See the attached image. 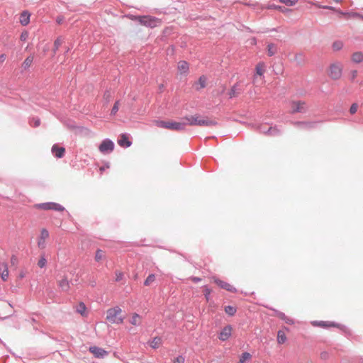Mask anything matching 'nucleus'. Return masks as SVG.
Here are the masks:
<instances>
[{
    "label": "nucleus",
    "mask_w": 363,
    "mask_h": 363,
    "mask_svg": "<svg viewBox=\"0 0 363 363\" xmlns=\"http://www.w3.org/2000/svg\"><path fill=\"white\" fill-rule=\"evenodd\" d=\"M190 279L194 282H199V281H200L201 280V278L196 277H191Z\"/></svg>",
    "instance_id": "obj_50"
},
{
    "label": "nucleus",
    "mask_w": 363,
    "mask_h": 363,
    "mask_svg": "<svg viewBox=\"0 0 363 363\" xmlns=\"http://www.w3.org/2000/svg\"><path fill=\"white\" fill-rule=\"evenodd\" d=\"M58 286L62 291H68L70 289V284L67 277H63L57 282Z\"/></svg>",
    "instance_id": "obj_17"
},
{
    "label": "nucleus",
    "mask_w": 363,
    "mask_h": 363,
    "mask_svg": "<svg viewBox=\"0 0 363 363\" xmlns=\"http://www.w3.org/2000/svg\"><path fill=\"white\" fill-rule=\"evenodd\" d=\"M52 152L57 158H61L64 156L65 149L64 147H60L57 145H54L52 147Z\"/></svg>",
    "instance_id": "obj_18"
},
{
    "label": "nucleus",
    "mask_w": 363,
    "mask_h": 363,
    "mask_svg": "<svg viewBox=\"0 0 363 363\" xmlns=\"http://www.w3.org/2000/svg\"><path fill=\"white\" fill-rule=\"evenodd\" d=\"M0 275L3 281H6L9 277V269L8 265L6 262H3L1 264V267L0 268Z\"/></svg>",
    "instance_id": "obj_19"
},
{
    "label": "nucleus",
    "mask_w": 363,
    "mask_h": 363,
    "mask_svg": "<svg viewBox=\"0 0 363 363\" xmlns=\"http://www.w3.org/2000/svg\"><path fill=\"white\" fill-rule=\"evenodd\" d=\"M114 143L109 139L104 140L99 146V150L102 154H108L113 152Z\"/></svg>",
    "instance_id": "obj_8"
},
{
    "label": "nucleus",
    "mask_w": 363,
    "mask_h": 363,
    "mask_svg": "<svg viewBox=\"0 0 363 363\" xmlns=\"http://www.w3.org/2000/svg\"><path fill=\"white\" fill-rule=\"evenodd\" d=\"M50 234L47 229L43 228L40 230V235L38 238V247L40 249H45L46 247V242L49 238Z\"/></svg>",
    "instance_id": "obj_9"
},
{
    "label": "nucleus",
    "mask_w": 363,
    "mask_h": 363,
    "mask_svg": "<svg viewBox=\"0 0 363 363\" xmlns=\"http://www.w3.org/2000/svg\"><path fill=\"white\" fill-rule=\"evenodd\" d=\"M11 264L12 265H16L18 264V258L15 255H12L11 257Z\"/></svg>",
    "instance_id": "obj_47"
},
{
    "label": "nucleus",
    "mask_w": 363,
    "mask_h": 363,
    "mask_svg": "<svg viewBox=\"0 0 363 363\" xmlns=\"http://www.w3.org/2000/svg\"><path fill=\"white\" fill-rule=\"evenodd\" d=\"M277 52V47L271 43L267 45V53L269 56H272Z\"/></svg>",
    "instance_id": "obj_27"
},
{
    "label": "nucleus",
    "mask_w": 363,
    "mask_h": 363,
    "mask_svg": "<svg viewBox=\"0 0 363 363\" xmlns=\"http://www.w3.org/2000/svg\"><path fill=\"white\" fill-rule=\"evenodd\" d=\"M340 14L346 18H354L358 17L359 15L357 13H345L340 12Z\"/></svg>",
    "instance_id": "obj_37"
},
{
    "label": "nucleus",
    "mask_w": 363,
    "mask_h": 363,
    "mask_svg": "<svg viewBox=\"0 0 363 363\" xmlns=\"http://www.w3.org/2000/svg\"><path fill=\"white\" fill-rule=\"evenodd\" d=\"M47 263L46 259L45 257H41L38 262V265L39 267L43 268L45 266Z\"/></svg>",
    "instance_id": "obj_42"
},
{
    "label": "nucleus",
    "mask_w": 363,
    "mask_h": 363,
    "mask_svg": "<svg viewBox=\"0 0 363 363\" xmlns=\"http://www.w3.org/2000/svg\"><path fill=\"white\" fill-rule=\"evenodd\" d=\"M61 19L57 20L58 23H60Z\"/></svg>",
    "instance_id": "obj_54"
},
{
    "label": "nucleus",
    "mask_w": 363,
    "mask_h": 363,
    "mask_svg": "<svg viewBox=\"0 0 363 363\" xmlns=\"http://www.w3.org/2000/svg\"><path fill=\"white\" fill-rule=\"evenodd\" d=\"M279 1L288 6H291L295 5L298 0H279Z\"/></svg>",
    "instance_id": "obj_36"
},
{
    "label": "nucleus",
    "mask_w": 363,
    "mask_h": 363,
    "mask_svg": "<svg viewBox=\"0 0 363 363\" xmlns=\"http://www.w3.org/2000/svg\"><path fill=\"white\" fill-rule=\"evenodd\" d=\"M184 357L182 355H179L174 359L173 363H184Z\"/></svg>",
    "instance_id": "obj_44"
},
{
    "label": "nucleus",
    "mask_w": 363,
    "mask_h": 363,
    "mask_svg": "<svg viewBox=\"0 0 363 363\" xmlns=\"http://www.w3.org/2000/svg\"><path fill=\"white\" fill-rule=\"evenodd\" d=\"M233 328L228 325L225 326L219 333L218 338L222 341L227 340L232 335Z\"/></svg>",
    "instance_id": "obj_12"
},
{
    "label": "nucleus",
    "mask_w": 363,
    "mask_h": 363,
    "mask_svg": "<svg viewBox=\"0 0 363 363\" xmlns=\"http://www.w3.org/2000/svg\"><path fill=\"white\" fill-rule=\"evenodd\" d=\"M111 93L110 91H107L104 93V98L106 100V101H109L111 99Z\"/></svg>",
    "instance_id": "obj_46"
},
{
    "label": "nucleus",
    "mask_w": 363,
    "mask_h": 363,
    "mask_svg": "<svg viewBox=\"0 0 363 363\" xmlns=\"http://www.w3.org/2000/svg\"><path fill=\"white\" fill-rule=\"evenodd\" d=\"M123 277V274L121 272H119L118 274H117V278H116V281H119L122 279Z\"/></svg>",
    "instance_id": "obj_52"
},
{
    "label": "nucleus",
    "mask_w": 363,
    "mask_h": 363,
    "mask_svg": "<svg viewBox=\"0 0 363 363\" xmlns=\"http://www.w3.org/2000/svg\"><path fill=\"white\" fill-rule=\"evenodd\" d=\"M199 84L201 88H204L206 84V78L204 76H201L199 79Z\"/></svg>",
    "instance_id": "obj_40"
},
{
    "label": "nucleus",
    "mask_w": 363,
    "mask_h": 363,
    "mask_svg": "<svg viewBox=\"0 0 363 363\" xmlns=\"http://www.w3.org/2000/svg\"><path fill=\"white\" fill-rule=\"evenodd\" d=\"M106 319L111 323L121 324L123 322L122 310L119 307H114L107 311Z\"/></svg>",
    "instance_id": "obj_3"
},
{
    "label": "nucleus",
    "mask_w": 363,
    "mask_h": 363,
    "mask_svg": "<svg viewBox=\"0 0 363 363\" xmlns=\"http://www.w3.org/2000/svg\"><path fill=\"white\" fill-rule=\"evenodd\" d=\"M155 125L158 128H165L174 131H183L185 130V123L184 118L180 121H174L172 120L169 121H160L157 120L154 121Z\"/></svg>",
    "instance_id": "obj_1"
},
{
    "label": "nucleus",
    "mask_w": 363,
    "mask_h": 363,
    "mask_svg": "<svg viewBox=\"0 0 363 363\" xmlns=\"http://www.w3.org/2000/svg\"><path fill=\"white\" fill-rule=\"evenodd\" d=\"M266 71V66L264 62H259L255 67V74L253 77V83L255 84L258 81V77H262Z\"/></svg>",
    "instance_id": "obj_11"
},
{
    "label": "nucleus",
    "mask_w": 363,
    "mask_h": 363,
    "mask_svg": "<svg viewBox=\"0 0 363 363\" xmlns=\"http://www.w3.org/2000/svg\"><path fill=\"white\" fill-rule=\"evenodd\" d=\"M189 63L186 61H179L177 64V70L179 74L186 75L189 72Z\"/></svg>",
    "instance_id": "obj_16"
},
{
    "label": "nucleus",
    "mask_w": 363,
    "mask_h": 363,
    "mask_svg": "<svg viewBox=\"0 0 363 363\" xmlns=\"http://www.w3.org/2000/svg\"><path fill=\"white\" fill-rule=\"evenodd\" d=\"M342 69L343 67L341 63H332L327 69L328 76L333 80H338L342 77Z\"/></svg>",
    "instance_id": "obj_4"
},
{
    "label": "nucleus",
    "mask_w": 363,
    "mask_h": 363,
    "mask_svg": "<svg viewBox=\"0 0 363 363\" xmlns=\"http://www.w3.org/2000/svg\"><path fill=\"white\" fill-rule=\"evenodd\" d=\"M33 62V56H28V57H26L25 59V60L22 63L23 68L24 69H28L31 66Z\"/></svg>",
    "instance_id": "obj_24"
},
{
    "label": "nucleus",
    "mask_w": 363,
    "mask_h": 363,
    "mask_svg": "<svg viewBox=\"0 0 363 363\" xmlns=\"http://www.w3.org/2000/svg\"><path fill=\"white\" fill-rule=\"evenodd\" d=\"M5 60H6V55L1 54L0 55V64L3 63L5 61Z\"/></svg>",
    "instance_id": "obj_51"
},
{
    "label": "nucleus",
    "mask_w": 363,
    "mask_h": 363,
    "mask_svg": "<svg viewBox=\"0 0 363 363\" xmlns=\"http://www.w3.org/2000/svg\"><path fill=\"white\" fill-rule=\"evenodd\" d=\"M86 308L84 303H80L77 307V311L83 316H86Z\"/></svg>",
    "instance_id": "obj_26"
},
{
    "label": "nucleus",
    "mask_w": 363,
    "mask_h": 363,
    "mask_svg": "<svg viewBox=\"0 0 363 363\" xmlns=\"http://www.w3.org/2000/svg\"><path fill=\"white\" fill-rule=\"evenodd\" d=\"M62 43V40L60 38H57L54 42V52H55L56 50L59 49V48L61 46Z\"/></svg>",
    "instance_id": "obj_38"
},
{
    "label": "nucleus",
    "mask_w": 363,
    "mask_h": 363,
    "mask_svg": "<svg viewBox=\"0 0 363 363\" xmlns=\"http://www.w3.org/2000/svg\"><path fill=\"white\" fill-rule=\"evenodd\" d=\"M225 311L230 315H233L236 313V308L231 306H225Z\"/></svg>",
    "instance_id": "obj_33"
},
{
    "label": "nucleus",
    "mask_w": 363,
    "mask_h": 363,
    "mask_svg": "<svg viewBox=\"0 0 363 363\" xmlns=\"http://www.w3.org/2000/svg\"><path fill=\"white\" fill-rule=\"evenodd\" d=\"M130 323L133 325H139L141 323V317L138 313H133L130 320Z\"/></svg>",
    "instance_id": "obj_23"
},
{
    "label": "nucleus",
    "mask_w": 363,
    "mask_h": 363,
    "mask_svg": "<svg viewBox=\"0 0 363 363\" xmlns=\"http://www.w3.org/2000/svg\"><path fill=\"white\" fill-rule=\"evenodd\" d=\"M33 121L34 123V126L35 127L38 126L40 125V119H38V118L33 119Z\"/></svg>",
    "instance_id": "obj_49"
},
{
    "label": "nucleus",
    "mask_w": 363,
    "mask_h": 363,
    "mask_svg": "<svg viewBox=\"0 0 363 363\" xmlns=\"http://www.w3.org/2000/svg\"><path fill=\"white\" fill-rule=\"evenodd\" d=\"M30 13L28 11H23L20 16V23L23 26H26L30 22Z\"/></svg>",
    "instance_id": "obj_20"
},
{
    "label": "nucleus",
    "mask_w": 363,
    "mask_h": 363,
    "mask_svg": "<svg viewBox=\"0 0 363 363\" xmlns=\"http://www.w3.org/2000/svg\"><path fill=\"white\" fill-rule=\"evenodd\" d=\"M118 144L122 147H128L131 145L132 143L129 139L127 134H121L118 140Z\"/></svg>",
    "instance_id": "obj_15"
},
{
    "label": "nucleus",
    "mask_w": 363,
    "mask_h": 363,
    "mask_svg": "<svg viewBox=\"0 0 363 363\" xmlns=\"http://www.w3.org/2000/svg\"><path fill=\"white\" fill-rule=\"evenodd\" d=\"M311 324L315 327H320L323 328H336L338 324L331 321H313Z\"/></svg>",
    "instance_id": "obj_14"
},
{
    "label": "nucleus",
    "mask_w": 363,
    "mask_h": 363,
    "mask_svg": "<svg viewBox=\"0 0 363 363\" xmlns=\"http://www.w3.org/2000/svg\"><path fill=\"white\" fill-rule=\"evenodd\" d=\"M269 9H277L279 10V11H281V13H286L288 11H289L290 10L288 9H286L284 7H282V6H277V5H272V6H269Z\"/></svg>",
    "instance_id": "obj_35"
},
{
    "label": "nucleus",
    "mask_w": 363,
    "mask_h": 363,
    "mask_svg": "<svg viewBox=\"0 0 363 363\" xmlns=\"http://www.w3.org/2000/svg\"><path fill=\"white\" fill-rule=\"evenodd\" d=\"M213 282L216 284L220 288L225 289L228 291L230 292H236V289L233 287L231 284L229 283L224 281L223 280H220V279L213 277L212 278Z\"/></svg>",
    "instance_id": "obj_10"
},
{
    "label": "nucleus",
    "mask_w": 363,
    "mask_h": 363,
    "mask_svg": "<svg viewBox=\"0 0 363 363\" xmlns=\"http://www.w3.org/2000/svg\"><path fill=\"white\" fill-rule=\"evenodd\" d=\"M326 8H327V9H333V8H332V7H330V6H328V7H326Z\"/></svg>",
    "instance_id": "obj_53"
},
{
    "label": "nucleus",
    "mask_w": 363,
    "mask_h": 363,
    "mask_svg": "<svg viewBox=\"0 0 363 363\" xmlns=\"http://www.w3.org/2000/svg\"><path fill=\"white\" fill-rule=\"evenodd\" d=\"M185 128L186 125L199 126H212L216 124V122L208 119V118H201L199 116H189L184 117Z\"/></svg>",
    "instance_id": "obj_2"
},
{
    "label": "nucleus",
    "mask_w": 363,
    "mask_h": 363,
    "mask_svg": "<svg viewBox=\"0 0 363 363\" xmlns=\"http://www.w3.org/2000/svg\"><path fill=\"white\" fill-rule=\"evenodd\" d=\"M155 280V274H150L144 281L145 286H150Z\"/></svg>",
    "instance_id": "obj_30"
},
{
    "label": "nucleus",
    "mask_w": 363,
    "mask_h": 363,
    "mask_svg": "<svg viewBox=\"0 0 363 363\" xmlns=\"http://www.w3.org/2000/svg\"><path fill=\"white\" fill-rule=\"evenodd\" d=\"M351 59L354 63H360L363 61V53L362 52H356L352 55Z\"/></svg>",
    "instance_id": "obj_21"
},
{
    "label": "nucleus",
    "mask_w": 363,
    "mask_h": 363,
    "mask_svg": "<svg viewBox=\"0 0 363 363\" xmlns=\"http://www.w3.org/2000/svg\"><path fill=\"white\" fill-rule=\"evenodd\" d=\"M119 105H120L119 101H117L115 102V104L111 109V115H115L117 113V111H118V108H119Z\"/></svg>",
    "instance_id": "obj_39"
},
{
    "label": "nucleus",
    "mask_w": 363,
    "mask_h": 363,
    "mask_svg": "<svg viewBox=\"0 0 363 363\" xmlns=\"http://www.w3.org/2000/svg\"><path fill=\"white\" fill-rule=\"evenodd\" d=\"M358 72L357 70H352L350 73V80L353 82L357 77Z\"/></svg>",
    "instance_id": "obj_45"
},
{
    "label": "nucleus",
    "mask_w": 363,
    "mask_h": 363,
    "mask_svg": "<svg viewBox=\"0 0 363 363\" xmlns=\"http://www.w3.org/2000/svg\"><path fill=\"white\" fill-rule=\"evenodd\" d=\"M104 258V252L101 250H97L95 255V260L100 262Z\"/></svg>",
    "instance_id": "obj_29"
},
{
    "label": "nucleus",
    "mask_w": 363,
    "mask_h": 363,
    "mask_svg": "<svg viewBox=\"0 0 363 363\" xmlns=\"http://www.w3.org/2000/svg\"><path fill=\"white\" fill-rule=\"evenodd\" d=\"M28 37V34L27 32H23L20 36V39L22 41H26Z\"/></svg>",
    "instance_id": "obj_48"
},
{
    "label": "nucleus",
    "mask_w": 363,
    "mask_h": 363,
    "mask_svg": "<svg viewBox=\"0 0 363 363\" xmlns=\"http://www.w3.org/2000/svg\"><path fill=\"white\" fill-rule=\"evenodd\" d=\"M89 351L96 358H103L108 354V352L103 348L98 347L96 346H92L89 347Z\"/></svg>",
    "instance_id": "obj_13"
},
{
    "label": "nucleus",
    "mask_w": 363,
    "mask_h": 363,
    "mask_svg": "<svg viewBox=\"0 0 363 363\" xmlns=\"http://www.w3.org/2000/svg\"><path fill=\"white\" fill-rule=\"evenodd\" d=\"M357 108H358V105L357 104H352V106H350V113L351 114H354L357 111Z\"/></svg>",
    "instance_id": "obj_43"
},
{
    "label": "nucleus",
    "mask_w": 363,
    "mask_h": 363,
    "mask_svg": "<svg viewBox=\"0 0 363 363\" xmlns=\"http://www.w3.org/2000/svg\"><path fill=\"white\" fill-rule=\"evenodd\" d=\"M251 358V355L248 352H244L242 353L240 362L239 363H245L247 360H249Z\"/></svg>",
    "instance_id": "obj_34"
},
{
    "label": "nucleus",
    "mask_w": 363,
    "mask_h": 363,
    "mask_svg": "<svg viewBox=\"0 0 363 363\" xmlns=\"http://www.w3.org/2000/svg\"><path fill=\"white\" fill-rule=\"evenodd\" d=\"M161 338L160 337H155V338H153V340H152L151 343H150V346L152 347V348H158L160 345H161Z\"/></svg>",
    "instance_id": "obj_28"
},
{
    "label": "nucleus",
    "mask_w": 363,
    "mask_h": 363,
    "mask_svg": "<svg viewBox=\"0 0 363 363\" xmlns=\"http://www.w3.org/2000/svg\"><path fill=\"white\" fill-rule=\"evenodd\" d=\"M286 341V336L282 330H279L277 333V342L278 344H284Z\"/></svg>",
    "instance_id": "obj_25"
},
{
    "label": "nucleus",
    "mask_w": 363,
    "mask_h": 363,
    "mask_svg": "<svg viewBox=\"0 0 363 363\" xmlns=\"http://www.w3.org/2000/svg\"><path fill=\"white\" fill-rule=\"evenodd\" d=\"M203 293H204L205 298H206V301H208L209 296L211 293V290L208 286H204L203 287Z\"/></svg>",
    "instance_id": "obj_41"
},
{
    "label": "nucleus",
    "mask_w": 363,
    "mask_h": 363,
    "mask_svg": "<svg viewBox=\"0 0 363 363\" xmlns=\"http://www.w3.org/2000/svg\"><path fill=\"white\" fill-rule=\"evenodd\" d=\"M294 60L298 64L302 65L304 64L305 60L302 54L298 53L295 55Z\"/></svg>",
    "instance_id": "obj_32"
},
{
    "label": "nucleus",
    "mask_w": 363,
    "mask_h": 363,
    "mask_svg": "<svg viewBox=\"0 0 363 363\" xmlns=\"http://www.w3.org/2000/svg\"><path fill=\"white\" fill-rule=\"evenodd\" d=\"M36 208L43 210H53L56 211H63L65 208L62 206L60 204L53 202H48L37 204Z\"/></svg>",
    "instance_id": "obj_7"
},
{
    "label": "nucleus",
    "mask_w": 363,
    "mask_h": 363,
    "mask_svg": "<svg viewBox=\"0 0 363 363\" xmlns=\"http://www.w3.org/2000/svg\"><path fill=\"white\" fill-rule=\"evenodd\" d=\"M133 19L138 21L141 25L150 28L157 27L161 23L160 19L150 16H135Z\"/></svg>",
    "instance_id": "obj_5"
},
{
    "label": "nucleus",
    "mask_w": 363,
    "mask_h": 363,
    "mask_svg": "<svg viewBox=\"0 0 363 363\" xmlns=\"http://www.w3.org/2000/svg\"><path fill=\"white\" fill-rule=\"evenodd\" d=\"M242 91L241 88L240 89L237 84L234 85L230 91H229L230 98L238 96Z\"/></svg>",
    "instance_id": "obj_22"
},
{
    "label": "nucleus",
    "mask_w": 363,
    "mask_h": 363,
    "mask_svg": "<svg viewBox=\"0 0 363 363\" xmlns=\"http://www.w3.org/2000/svg\"><path fill=\"white\" fill-rule=\"evenodd\" d=\"M306 110V104L302 101H292L290 103V113H302Z\"/></svg>",
    "instance_id": "obj_6"
},
{
    "label": "nucleus",
    "mask_w": 363,
    "mask_h": 363,
    "mask_svg": "<svg viewBox=\"0 0 363 363\" xmlns=\"http://www.w3.org/2000/svg\"><path fill=\"white\" fill-rule=\"evenodd\" d=\"M343 47V43L342 41H335L333 43V49L335 51L341 50Z\"/></svg>",
    "instance_id": "obj_31"
}]
</instances>
